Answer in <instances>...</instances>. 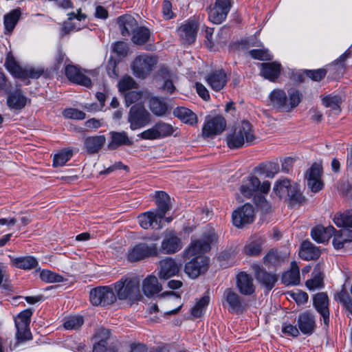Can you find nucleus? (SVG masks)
<instances>
[{
	"label": "nucleus",
	"instance_id": "69168bd1",
	"mask_svg": "<svg viewBox=\"0 0 352 352\" xmlns=\"http://www.w3.org/2000/svg\"><path fill=\"white\" fill-rule=\"evenodd\" d=\"M282 332L287 335L292 337H298L300 335V330L298 327L290 324L285 322L282 327Z\"/></svg>",
	"mask_w": 352,
	"mask_h": 352
},
{
	"label": "nucleus",
	"instance_id": "b1692460",
	"mask_svg": "<svg viewBox=\"0 0 352 352\" xmlns=\"http://www.w3.org/2000/svg\"><path fill=\"white\" fill-rule=\"evenodd\" d=\"M155 199L157 208L153 211L155 212L160 217L164 219L166 213L172 208L170 198L164 191H156Z\"/></svg>",
	"mask_w": 352,
	"mask_h": 352
},
{
	"label": "nucleus",
	"instance_id": "393cba45",
	"mask_svg": "<svg viewBox=\"0 0 352 352\" xmlns=\"http://www.w3.org/2000/svg\"><path fill=\"white\" fill-rule=\"evenodd\" d=\"M182 248L181 239L173 233L167 234L162 242L160 250L164 254H174Z\"/></svg>",
	"mask_w": 352,
	"mask_h": 352
},
{
	"label": "nucleus",
	"instance_id": "2f4dec72",
	"mask_svg": "<svg viewBox=\"0 0 352 352\" xmlns=\"http://www.w3.org/2000/svg\"><path fill=\"white\" fill-rule=\"evenodd\" d=\"M336 229L330 226L324 227L318 226L311 230L312 239L318 243H325L334 234Z\"/></svg>",
	"mask_w": 352,
	"mask_h": 352
},
{
	"label": "nucleus",
	"instance_id": "ddd939ff",
	"mask_svg": "<svg viewBox=\"0 0 352 352\" xmlns=\"http://www.w3.org/2000/svg\"><path fill=\"white\" fill-rule=\"evenodd\" d=\"M226 124V120L221 116L208 117L202 128V135L205 138H213L221 133Z\"/></svg>",
	"mask_w": 352,
	"mask_h": 352
},
{
	"label": "nucleus",
	"instance_id": "6ab92c4d",
	"mask_svg": "<svg viewBox=\"0 0 352 352\" xmlns=\"http://www.w3.org/2000/svg\"><path fill=\"white\" fill-rule=\"evenodd\" d=\"M198 25L195 21H188L177 29V33L184 44H191L196 38Z\"/></svg>",
	"mask_w": 352,
	"mask_h": 352
},
{
	"label": "nucleus",
	"instance_id": "dca6fc26",
	"mask_svg": "<svg viewBox=\"0 0 352 352\" xmlns=\"http://www.w3.org/2000/svg\"><path fill=\"white\" fill-rule=\"evenodd\" d=\"M182 264L170 257L165 258L159 262L158 276L161 279L167 280L177 276L180 272Z\"/></svg>",
	"mask_w": 352,
	"mask_h": 352
},
{
	"label": "nucleus",
	"instance_id": "39448f33",
	"mask_svg": "<svg viewBox=\"0 0 352 352\" xmlns=\"http://www.w3.org/2000/svg\"><path fill=\"white\" fill-rule=\"evenodd\" d=\"M273 190L280 199H288L294 203H301L304 200L298 185L289 179L276 181Z\"/></svg>",
	"mask_w": 352,
	"mask_h": 352
},
{
	"label": "nucleus",
	"instance_id": "cd10ccee",
	"mask_svg": "<svg viewBox=\"0 0 352 352\" xmlns=\"http://www.w3.org/2000/svg\"><path fill=\"white\" fill-rule=\"evenodd\" d=\"M209 86L215 91H220L227 82V76L224 71L220 69L211 72L206 77Z\"/></svg>",
	"mask_w": 352,
	"mask_h": 352
},
{
	"label": "nucleus",
	"instance_id": "412c9836",
	"mask_svg": "<svg viewBox=\"0 0 352 352\" xmlns=\"http://www.w3.org/2000/svg\"><path fill=\"white\" fill-rule=\"evenodd\" d=\"M297 325L304 335H311L316 327L315 316L309 311L300 314L297 318Z\"/></svg>",
	"mask_w": 352,
	"mask_h": 352
},
{
	"label": "nucleus",
	"instance_id": "5701e85b",
	"mask_svg": "<svg viewBox=\"0 0 352 352\" xmlns=\"http://www.w3.org/2000/svg\"><path fill=\"white\" fill-rule=\"evenodd\" d=\"M140 226L144 229H160L161 221L163 219L153 210L140 214L138 217Z\"/></svg>",
	"mask_w": 352,
	"mask_h": 352
},
{
	"label": "nucleus",
	"instance_id": "0eeeda50",
	"mask_svg": "<svg viewBox=\"0 0 352 352\" xmlns=\"http://www.w3.org/2000/svg\"><path fill=\"white\" fill-rule=\"evenodd\" d=\"M270 189V182L265 181L261 184L260 180L256 177L252 175L247 177L240 187L241 193L247 198H250L258 195L256 194L258 191L262 193H267Z\"/></svg>",
	"mask_w": 352,
	"mask_h": 352
},
{
	"label": "nucleus",
	"instance_id": "f257e3e1",
	"mask_svg": "<svg viewBox=\"0 0 352 352\" xmlns=\"http://www.w3.org/2000/svg\"><path fill=\"white\" fill-rule=\"evenodd\" d=\"M217 240V236L213 229L205 232L201 239L192 241L185 251L186 257L195 256L189 262L186 263L184 271L191 278H197L200 274L207 271L209 265V259L203 255L204 253L210 250V245Z\"/></svg>",
	"mask_w": 352,
	"mask_h": 352
},
{
	"label": "nucleus",
	"instance_id": "e2e57ef3",
	"mask_svg": "<svg viewBox=\"0 0 352 352\" xmlns=\"http://www.w3.org/2000/svg\"><path fill=\"white\" fill-rule=\"evenodd\" d=\"M119 89L121 91H125L133 89L135 86V82L130 76H125L118 83Z\"/></svg>",
	"mask_w": 352,
	"mask_h": 352
},
{
	"label": "nucleus",
	"instance_id": "c756f323",
	"mask_svg": "<svg viewBox=\"0 0 352 352\" xmlns=\"http://www.w3.org/2000/svg\"><path fill=\"white\" fill-rule=\"evenodd\" d=\"M28 98L19 90L10 92L7 97V105L10 109L21 110L25 107Z\"/></svg>",
	"mask_w": 352,
	"mask_h": 352
},
{
	"label": "nucleus",
	"instance_id": "5fc2aeb1",
	"mask_svg": "<svg viewBox=\"0 0 352 352\" xmlns=\"http://www.w3.org/2000/svg\"><path fill=\"white\" fill-rule=\"evenodd\" d=\"M248 54L254 59L260 60H270L272 56L267 49H256L248 52Z\"/></svg>",
	"mask_w": 352,
	"mask_h": 352
},
{
	"label": "nucleus",
	"instance_id": "20e7f679",
	"mask_svg": "<svg viewBox=\"0 0 352 352\" xmlns=\"http://www.w3.org/2000/svg\"><path fill=\"white\" fill-rule=\"evenodd\" d=\"M140 281L137 278L128 276H122L113 286L116 298L119 300H138L140 296Z\"/></svg>",
	"mask_w": 352,
	"mask_h": 352
},
{
	"label": "nucleus",
	"instance_id": "a878e982",
	"mask_svg": "<svg viewBox=\"0 0 352 352\" xmlns=\"http://www.w3.org/2000/svg\"><path fill=\"white\" fill-rule=\"evenodd\" d=\"M117 23L123 36H128L131 33L133 34L138 26L135 19L128 14L119 16L117 19Z\"/></svg>",
	"mask_w": 352,
	"mask_h": 352
},
{
	"label": "nucleus",
	"instance_id": "7ed1b4c3",
	"mask_svg": "<svg viewBox=\"0 0 352 352\" xmlns=\"http://www.w3.org/2000/svg\"><path fill=\"white\" fill-rule=\"evenodd\" d=\"M255 140V135L252 125L247 121H243L226 137L228 146L231 149L242 147L245 143L252 144Z\"/></svg>",
	"mask_w": 352,
	"mask_h": 352
},
{
	"label": "nucleus",
	"instance_id": "bf43d9fd",
	"mask_svg": "<svg viewBox=\"0 0 352 352\" xmlns=\"http://www.w3.org/2000/svg\"><path fill=\"white\" fill-rule=\"evenodd\" d=\"M254 202L264 212H268L271 208L270 204L262 195H255Z\"/></svg>",
	"mask_w": 352,
	"mask_h": 352
},
{
	"label": "nucleus",
	"instance_id": "864d4df0",
	"mask_svg": "<svg viewBox=\"0 0 352 352\" xmlns=\"http://www.w3.org/2000/svg\"><path fill=\"white\" fill-rule=\"evenodd\" d=\"M84 322L83 318L80 316L69 317L64 322V327L68 330H75L80 328Z\"/></svg>",
	"mask_w": 352,
	"mask_h": 352
},
{
	"label": "nucleus",
	"instance_id": "ea45409f",
	"mask_svg": "<svg viewBox=\"0 0 352 352\" xmlns=\"http://www.w3.org/2000/svg\"><path fill=\"white\" fill-rule=\"evenodd\" d=\"M173 114L186 124L195 125L197 123V115L188 108L177 107L174 109Z\"/></svg>",
	"mask_w": 352,
	"mask_h": 352
},
{
	"label": "nucleus",
	"instance_id": "37998d69",
	"mask_svg": "<svg viewBox=\"0 0 352 352\" xmlns=\"http://www.w3.org/2000/svg\"><path fill=\"white\" fill-rule=\"evenodd\" d=\"M148 104L151 112L157 116H163L168 111V105L164 99L152 97Z\"/></svg>",
	"mask_w": 352,
	"mask_h": 352
},
{
	"label": "nucleus",
	"instance_id": "13d9d810",
	"mask_svg": "<svg viewBox=\"0 0 352 352\" xmlns=\"http://www.w3.org/2000/svg\"><path fill=\"white\" fill-rule=\"evenodd\" d=\"M306 286L309 290H315L323 287V276L313 275L312 278L306 281Z\"/></svg>",
	"mask_w": 352,
	"mask_h": 352
},
{
	"label": "nucleus",
	"instance_id": "79ce46f5",
	"mask_svg": "<svg viewBox=\"0 0 352 352\" xmlns=\"http://www.w3.org/2000/svg\"><path fill=\"white\" fill-rule=\"evenodd\" d=\"M11 262L16 267L25 270L35 268L38 264L36 258L31 256L12 258Z\"/></svg>",
	"mask_w": 352,
	"mask_h": 352
},
{
	"label": "nucleus",
	"instance_id": "473e14b6",
	"mask_svg": "<svg viewBox=\"0 0 352 352\" xmlns=\"http://www.w3.org/2000/svg\"><path fill=\"white\" fill-rule=\"evenodd\" d=\"M111 141L108 144V148L110 150H114L119 146L126 145L131 146L133 144V140L129 138L126 132H116L111 131Z\"/></svg>",
	"mask_w": 352,
	"mask_h": 352
},
{
	"label": "nucleus",
	"instance_id": "3c124183",
	"mask_svg": "<svg viewBox=\"0 0 352 352\" xmlns=\"http://www.w3.org/2000/svg\"><path fill=\"white\" fill-rule=\"evenodd\" d=\"M72 151L70 150H64L56 154L53 159V166L54 167L64 166L72 157Z\"/></svg>",
	"mask_w": 352,
	"mask_h": 352
},
{
	"label": "nucleus",
	"instance_id": "4d7b16f0",
	"mask_svg": "<svg viewBox=\"0 0 352 352\" xmlns=\"http://www.w3.org/2000/svg\"><path fill=\"white\" fill-rule=\"evenodd\" d=\"M63 114L64 117L69 119L84 120L85 118V113L83 111L74 108L66 109Z\"/></svg>",
	"mask_w": 352,
	"mask_h": 352
},
{
	"label": "nucleus",
	"instance_id": "e433bc0d",
	"mask_svg": "<svg viewBox=\"0 0 352 352\" xmlns=\"http://www.w3.org/2000/svg\"><path fill=\"white\" fill-rule=\"evenodd\" d=\"M106 142L104 135L87 137L85 140V147L87 153L94 154L98 153Z\"/></svg>",
	"mask_w": 352,
	"mask_h": 352
},
{
	"label": "nucleus",
	"instance_id": "a211bd4d",
	"mask_svg": "<svg viewBox=\"0 0 352 352\" xmlns=\"http://www.w3.org/2000/svg\"><path fill=\"white\" fill-rule=\"evenodd\" d=\"M314 306L320 314L325 327H329V298L326 293L320 292L314 296Z\"/></svg>",
	"mask_w": 352,
	"mask_h": 352
},
{
	"label": "nucleus",
	"instance_id": "a18cd8bd",
	"mask_svg": "<svg viewBox=\"0 0 352 352\" xmlns=\"http://www.w3.org/2000/svg\"><path fill=\"white\" fill-rule=\"evenodd\" d=\"M150 31L145 27H138L133 32L132 41L136 45H143L146 43L150 38Z\"/></svg>",
	"mask_w": 352,
	"mask_h": 352
},
{
	"label": "nucleus",
	"instance_id": "4c0bfd02",
	"mask_svg": "<svg viewBox=\"0 0 352 352\" xmlns=\"http://www.w3.org/2000/svg\"><path fill=\"white\" fill-rule=\"evenodd\" d=\"M287 258V254L276 249L270 250L263 258V262L267 267H276L280 265Z\"/></svg>",
	"mask_w": 352,
	"mask_h": 352
},
{
	"label": "nucleus",
	"instance_id": "2eb2a0df",
	"mask_svg": "<svg viewBox=\"0 0 352 352\" xmlns=\"http://www.w3.org/2000/svg\"><path fill=\"white\" fill-rule=\"evenodd\" d=\"M254 219V210L252 205L245 204L232 213L233 224L241 228L245 224L252 223Z\"/></svg>",
	"mask_w": 352,
	"mask_h": 352
},
{
	"label": "nucleus",
	"instance_id": "0e129e2a",
	"mask_svg": "<svg viewBox=\"0 0 352 352\" xmlns=\"http://www.w3.org/2000/svg\"><path fill=\"white\" fill-rule=\"evenodd\" d=\"M322 168L318 164H314L307 173V179H320Z\"/></svg>",
	"mask_w": 352,
	"mask_h": 352
},
{
	"label": "nucleus",
	"instance_id": "58836bf2",
	"mask_svg": "<svg viewBox=\"0 0 352 352\" xmlns=\"http://www.w3.org/2000/svg\"><path fill=\"white\" fill-rule=\"evenodd\" d=\"M162 287L155 276L150 275L146 278L142 283V290L147 296L158 294Z\"/></svg>",
	"mask_w": 352,
	"mask_h": 352
},
{
	"label": "nucleus",
	"instance_id": "f03ea898",
	"mask_svg": "<svg viewBox=\"0 0 352 352\" xmlns=\"http://www.w3.org/2000/svg\"><path fill=\"white\" fill-rule=\"evenodd\" d=\"M287 93L288 96L284 90H273L269 96L273 107L286 111H290L296 108L302 99V93L295 88L289 89Z\"/></svg>",
	"mask_w": 352,
	"mask_h": 352
},
{
	"label": "nucleus",
	"instance_id": "6e6552de",
	"mask_svg": "<svg viewBox=\"0 0 352 352\" xmlns=\"http://www.w3.org/2000/svg\"><path fill=\"white\" fill-rule=\"evenodd\" d=\"M32 314V309H27L20 312L15 318L14 322L17 329L16 338L18 342H23L32 339L29 326Z\"/></svg>",
	"mask_w": 352,
	"mask_h": 352
},
{
	"label": "nucleus",
	"instance_id": "bb28decb",
	"mask_svg": "<svg viewBox=\"0 0 352 352\" xmlns=\"http://www.w3.org/2000/svg\"><path fill=\"white\" fill-rule=\"evenodd\" d=\"M236 287L240 293L245 296L252 295L255 291L252 278L245 272H241L238 274Z\"/></svg>",
	"mask_w": 352,
	"mask_h": 352
},
{
	"label": "nucleus",
	"instance_id": "052dcab7",
	"mask_svg": "<svg viewBox=\"0 0 352 352\" xmlns=\"http://www.w3.org/2000/svg\"><path fill=\"white\" fill-rule=\"evenodd\" d=\"M305 74L311 80L314 81H320L325 77L327 71L324 69L305 70Z\"/></svg>",
	"mask_w": 352,
	"mask_h": 352
},
{
	"label": "nucleus",
	"instance_id": "9b49d317",
	"mask_svg": "<svg viewBox=\"0 0 352 352\" xmlns=\"http://www.w3.org/2000/svg\"><path fill=\"white\" fill-rule=\"evenodd\" d=\"M157 63V59L154 56L143 54L137 56L132 65L134 74L137 77L144 78L153 69Z\"/></svg>",
	"mask_w": 352,
	"mask_h": 352
},
{
	"label": "nucleus",
	"instance_id": "9d476101",
	"mask_svg": "<svg viewBox=\"0 0 352 352\" xmlns=\"http://www.w3.org/2000/svg\"><path fill=\"white\" fill-rule=\"evenodd\" d=\"M90 302L96 306H107L116 301V296L111 286L98 287L90 291Z\"/></svg>",
	"mask_w": 352,
	"mask_h": 352
},
{
	"label": "nucleus",
	"instance_id": "603ef678",
	"mask_svg": "<svg viewBox=\"0 0 352 352\" xmlns=\"http://www.w3.org/2000/svg\"><path fill=\"white\" fill-rule=\"evenodd\" d=\"M41 279L45 283H60L64 280V278L50 270H43L40 272Z\"/></svg>",
	"mask_w": 352,
	"mask_h": 352
},
{
	"label": "nucleus",
	"instance_id": "aec40b11",
	"mask_svg": "<svg viewBox=\"0 0 352 352\" xmlns=\"http://www.w3.org/2000/svg\"><path fill=\"white\" fill-rule=\"evenodd\" d=\"M65 74L68 80L74 83L90 87L91 81L89 77L83 74L76 65L68 64L65 66Z\"/></svg>",
	"mask_w": 352,
	"mask_h": 352
},
{
	"label": "nucleus",
	"instance_id": "680f3d73",
	"mask_svg": "<svg viewBox=\"0 0 352 352\" xmlns=\"http://www.w3.org/2000/svg\"><path fill=\"white\" fill-rule=\"evenodd\" d=\"M43 73L44 70L41 67H25L24 79L27 78L36 79L41 76Z\"/></svg>",
	"mask_w": 352,
	"mask_h": 352
},
{
	"label": "nucleus",
	"instance_id": "1a4fd4ad",
	"mask_svg": "<svg viewBox=\"0 0 352 352\" xmlns=\"http://www.w3.org/2000/svg\"><path fill=\"white\" fill-rule=\"evenodd\" d=\"M151 116L142 104H136L129 110L128 122L131 130L144 127L150 122Z\"/></svg>",
	"mask_w": 352,
	"mask_h": 352
},
{
	"label": "nucleus",
	"instance_id": "4468645a",
	"mask_svg": "<svg viewBox=\"0 0 352 352\" xmlns=\"http://www.w3.org/2000/svg\"><path fill=\"white\" fill-rule=\"evenodd\" d=\"M229 0H216L214 6L208 8V19L214 24H220L226 20L230 10Z\"/></svg>",
	"mask_w": 352,
	"mask_h": 352
},
{
	"label": "nucleus",
	"instance_id": "09e8293b",
	"mask_svg": "<svg viewBox=\"0 0 352 352\" xmlns=\"http://www.w3.org/2000/svg\"><path fill=\"white\" fill-rule=\"evenodd\" d=\"M210 302L209 296H204L191 309V314L195 318H199L205 311Z\"/></svg>",
	"mask_w": 352,
	"mask_h": 352
},
{
	"label": "nucleus",
	"instance_id": "f8f14e48",
	"mask_svg": "<svg viewBox=\"0 0 352 352\" xmlns=\"http://www.w3.org/2000/svg\"><path fill=\"white\" fill-rule=\"evenodd\" d=\"M174 133L173 126L168 123L160 121L138 135L143 140H153L170 136Z\"/></svg>",
	"mask_w": 352,
	"mask_h": 352
},
{
	"label": "nucleus",
	"instance_id": "de8ad7c7",
	"mask_svg": "<svg viewBox=\"0 0 352 352\" xmlns=\"http://www.w3.org/2000/svg\"><path fill=\"white\" fill-rule=\"evenodd\" d=\"M21 16L19 9H15L4 16V25L6 30L11 32L14 28Z\"/></svg>",
	"mask_w": 352,
	"mask_h": 352
},
{
	"label": "nucleus",
	"instance_id": "72a5a7b5",
	"mask_svg": "<svg viewBox=\"0 0 352 352\" xmlns=\"http://www.w3.org/2000/svg\"><path fill=\"white\" fill-rule=\"evenodd\" d=\"M300 270L296 261L291 263L290 270L283 273L282 282L286 285H297L300 283Z\"/></svg>",
	"mask_w": 352,
	"mask_h": 352
},
{
	"label": "nucleus",
	"instance_id": "f3484780",
	"mask_svg": "<svg viewBox=\"0 0 352 352\" xmlns=\"http://www.w3.org/2000/svg\"><path fill=\"white\" fill-rule=\"evenodd\" d=\"M223 298L228 305V311L230 313H242L246 307L242 298L233 289H226L223 292Z\"/></svg>",
	"mask_w": 352,
	"mask_h": 352
},
{
	"label": "nucleus",
	"instance_id": "c9c22d12",
	"mask_svg": "<svg viewBox=\"0 0 352 352\" xmlns=\"http://www.w3.org/2000/svg\"><path fill=\"white\" fill-rule=\"evenodd\" d=\"M320 255V250L310 241H305L302 243L299 251V256L303 260L310 261L316 259Z\"/></svg>",
	"mask_w": 352,
	"mask_h": 352
},
{
	"label": "nucleus",
	"instance_id": "6e6d98bb",
	"mask_svg": "<svg viewBox=\"0 0 352 352\" xmlns=\"http://www.w3.org/2000/svg\"><path fill=\"white\" fill-rule=\"evenodd\" d=\"M125 102L127 106L133 103L142 104V93L137 91H130L125 94Z\"/></svg>",
	"mask_w": 352,
	"mask_h": 352
},
{
	"label": "nucleus",
	"instance_id": "7c9ffc66",
	"mask_svg": "<svg viewBox=\"0 0 352 352\" xmlns=\"http://www.w3.org/2000/svg\"><path fill=\"white\" fill-rule=\"evenodd\" d=\"M281 65L277 62L261 64V74L270 81H275L280 75Z\"/></svg>",
	"mask_w": 352,
	"mask_h": 352
},
{
	"label": "nucleus",
	"instance_id": "c03bdc74",
	"mask_svg": "<svg viewBox=\"0 0 352 352\" xmlns=\"http://www.w3.org/2000/svg\"><path fill=\"white\" fill-rule=\"evenodd\" d=\"M333 221L338 227L352 228V210L336 214Z\"/></svg>",
	"mask_w": 352,
	"mask_h": 352
},
{
	"label": "nucleus",
	"instance_id": "f704fd0d",
	"mask_svg": "<svg viewBox=\"0 0 352 352\" xmlns=\"http://www.w3.org/2000/svg\"><path fill=\"white\" fill-rule=\"evenodd\" d=\"M265 240L259 236H254L251 238L244 247L245 254L250 256H258L262 251V245Z\"/></svg>",
	"mask_w": 352,
	"mask_h": 352
},
{
	"label": "nucleus",
	"instance_id": "4be33fe9",
	"mask_svg": "<svg viewBox=\"0 0 352 352\" xmlns=\"http://www.w3.org/2000/svg\"><path fill=\"white\" fill-rule=\"evenodd\" d=\"M252 268L257 280L264 285L268 291L271 290L277 281L276 276L266 272L258 264H253Z\"/></svg>",
	"mask_w": 352,
	"mask_h": 352
},
{
	"label": "nucleus",
	"instance_id": "a19ab883",
	"mask_svg": "<svg viewBox=\"0 0 352 352\" xmlns=\"http://www.w3.org/2000/svg\"><path fill=\"white\" fill-rule=\"evenodd\" d=\"M333 235V245L337 250L342 248L345 243L352 242V230L351 229L336 230Z\"/></svg>",
	"mask_w": 352,
	"mask_h": 352
},
{
	"label": "nucleus",
	"instance_id": "49530a36",
	"mask_svg": "<svg viewBox=\"0 0 352 352\" xmlns=\"http://www.w3.org/2000/svg\"><path fill=\"white\" fill-rule=\"evenodd\" d=\"M256 171L267 177H273L279 171V166L277 163L268 162L256 167Z\"/></svg>",
	"mask_w": 352,
	"mask_h": 352
},
{
	"label": "nucleus",
	"instance_id": "8fccbe9b",
	"mask_svg": "<svg viewBox=\"0 0 352 352\" xmlns=\"http://www.w3.org/2000/svg\"><path fill=\"white\" fill-rule=\"evenodd\" d=\"M342 102V98L340 96H327L322 99V104L327 107H330L333 111H335V113H338L340 112V104Z\"/></svg>",
	"mask_w": 352,
	"mask_h": 352
},
{
	"label": "nucleus",
	"instance_id": "c85d7f7f",
	"mask_svg": "<svg viewBox=\"0 0 352 352\" xmlns=\"http://www.w3.org/2000/svg\"><path fill=\"white\" fill-rule=\"evenodd\" d=\"M4 66L14 78L24 79L25 67L23 68L19 65L12 52L8 53Z\"/></svg>",
	"mask_w": 352,
	"mask_h": 352
},
{
	"label": "nucleus",
	"instance_id": "774afa93",
	"mask_svg": "<svg viewBox=\"0 0 352 352\" xmlns=\"http://www.w3.org/2000/svg\"><path fill=\"white\" fill-rule=\"evenodd\" d=\"M166 351H167L166 348L162 349L160 351H151V349H148V348L143 344H137L131 346V352H165Z\"/></svg>",
	"mask_w": 352,
	"mask_h": 352
},
{
	"label": "nucleus",
	"instance_id": "423d86ee",
	"mask_svg": "<svg viewBox=\"0 0 352 352\" xmlns=\"http://www.w3.org/2000/svg\"><path fill=\"white\" fill-rule=\"evenodd\" d=\"M158 254L159 250L157 243L141 242L129 250L127 259L131 262H136L147 258L157 256Z\"/></svg>",
	"mask_w": 352,
	"mask_h": 352
},
{
	"label": "nucleus",
	"instance_id": "338daca9",
	"mask_svg": "<svg viewBox=\"0 0 352 352\" xmlns=\"http://www.w3.org/2000/svg\"><path fill=\"white\" fill-rule=\"evenodd\" d=\"M307 186L312 192H317L322 188L323 184L320 179H308Z\"/></svg>",
	"mask_w": 352,
	"mask_h": 352
}]
</instances>
